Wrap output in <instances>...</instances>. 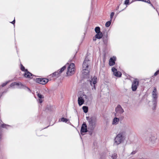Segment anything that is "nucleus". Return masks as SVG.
<instances>
[{
  "label": "nucleus",
  "mask_w": 159,
  "mask_h": 159,
  "mask_svg": "<svg viewBox=\"0 0 159 159\" xmlns=\"http://www.w3.org/2000/svg\"><path fill=\"white\" fill-rule=\"evenodd\" d=\"M150 4L151 6L152 7V8H153L154 9H155V7L153 6V5L152 3H151V2H150Z\"/></svg>",
  "instance_id": "obj_40"
},
{
  "label": "nucleus",
  "mask_w": 159,
  "mask_h": 159,
  "mask_svg": "<svg viewBox=\"0 0 159 159\" xmlns=\"http://www.w3.org/2000/svg\"><path fill=\"white\" fill-rule=\"evenodd\" d=\"M1 126L2 128H7V127H10V126L8 125H7L4 124H2Z\"/></svg>",
  "instance_id": "obj_29"
},
{
  "label": "nucleus",
  "mask_w": 159,
  "mask_h": 159,
  "mask_svg": "<svg viewBox=\"0 0 159 159\" xmlns=\"http://www.w3.org/2000/svg\"><path fill=\"white\" fill-rule=\"evenodd\" d=\"M25 86L24 85L22 84L21 82H20V84L18 86V88L19 89H25Z\"/></svg>",
  "instance_id": "obj_27"
},
{
  "label": "nucleus",
  "mask_w": 159,
  "mask_h": 159,
  "mask_svg": "<svg viewBox=\"0 0 159 159\" xmlns=\"http://www.w3.org/2000/svg\"><path fill=\"white\" fill-rule=\"evenodd\" d=\"M138 152L137 150L135 149L133 150L131 153L129 155V158L128 159H143V157H139L137 158L135 157L134 155Z\"/></svg>",
  "instance_id": "obj_12"
},
{
  "label": "nucleus",
  "mask_w": 159,
  "mask_h": 159,
  "mask_svg": "<svg viewBox=\"0 0 159 159\" xmlns=\"http://www.w3.org/2000/svg\"><path fill=\"white\" fill-rule=\"evenodd\" d=\"M82 109L84 111V112L85 113H86L88 112V107L86 106H84L83 107Z\"/></svg>",
  "instance_id": "obj_22"
},
{
  "label": "nucleus",
  "mask_w": 159,
  "mask_h": 159,
  "mask_svg": "<svg viewBox=\"0 0 159 159\" xmlns=\"http://www.w3.org/2000/svg\"><path fill=\"white\" fill-rule=\"evenodd\" d=\"M89 126L91 129L93 130L94 129L96 126V120L94 117L90 118L88 120Z\"/></svg>",
  "instance_id": "obj_6"
},
{
  "label": "nucleus",
  "mask_w": 159,
  "mask_h": 159,
  "mask_svg": "<svg viewBox=\"0 0 159 159\" xmlns=\"http://www.w3.org/2000/svg\"><path fill=\"white\" fill-rule=\"evenodd\" d=\"M111 20H110L109 21L107 22L105 24V26L107 27H109L110 25H111Z\"/></svg>",
  "instance_id": "obj_24"
},
{
  "label": "nucleus",
  "mask_w": 159,
  "mask_h": 159,
  "mask_svg": "<svg viewBox=\"0 0 159 159\" xmlns=\"http://www.w3.org/2000/svg\"><path fill=\"white\" fill-rule=\"evenodd\" d=\"M114 75L116 77H120L121 76V73L119 71H117V70L114 67H113L111 69Z\"/></svg>",
  "instance_id": "obj_14"
},
{
  "label": "nucleus",
  "mask_w": 159,
  "mask_h": 159,
  "mask_svg": "<svg viewBox=\"0 0 159 159\" xmlns=\"http://www.w3.org/2000/svg\"><path fill=\"white\" fill-rule=\"evenodd\" d=\"M111 157L113 159H116L117 157V155L115 153H114L111 154Z\"/></svg>",
  "instance_id": "obj_25"
},
{
  "label": "nucleus",
  "mask_w": 159,
  "mask_h": 159,
  "mask_svg": "<svg viewBox=\"0 0 159 159\" xmlns=\"http://www.w3.org/2000/svg\"><path fill=\"white\" fill-rule=\"evenodd\" d=\"M159 72V70H157V71H156L154 74V76H156L157 75H158V74Z\"/></svg>",
  "instance_id": "obj_36"
},
{
  "label": "nucleus",
  "mask_w": 159,
  "mask_h": 159,
  "mask_svg": "<svg viewBox=\"0 0 159 159\" xmlns=\"http://www.w3.org/2000/svg\"><path fill=\"white\" fill-rule=\"evenodd\" d=\"M152 96L153 99V102H154V105L156 104L157 100L158 98V93L157 89L154 87L152 93Z\"/></svg>",
  "instance_id": "obj_8"
},
{
  "label": "nucleus",
  "mask_w": 159,
  "mask_h": 159,
  "mask_svg": "<svg viewBox=\"0 0 159 159\" xmlns=\"http://www.w3.org/2000/svg\"><path fill=\"white\" fill-rule=\"evenodd\" d=\"M137 1H143L148 3H150V2L149 0H137Z\"/></svg>",
  "instance_id": "obj_31"
},
{
  "label": "nucleus",
  "mask_w": 159,
  "mask_h": 159,
  "mask_svg": "<svg viewBox=\"0 0 159 159\" xmlns=\"http://www.w3.org/2000/svg\"><path fill=\"white\" fill-rule=\"evenodd\" d=\"M97 78L95 76L91 77V80H89L90 84L92 87V90L94 91L96 90L95 85L97 83Z\"/></svg>",
  "instance_id": "obj_4"
},
{
  "label": "nucleus",
  "mask_w": 159,
  "mask_h": 159,
  "mask_svg": "<svg viewBox=\"0 0 159 159\" xmlns=\"http://www.w3.org/2000/svg\"><path fill=\"white\" fill-rule=\"evenodd\" d=\"M75 65L73 63H71L69 65L66 74L67 75H71L75 73Z\"/></svg>",
  "instance_id": "obj_3"
},
{
  "label": "nucleus",
  "mask_w": 159,
  "mask_h": 159,
  "mask_svg": "<svg viewBox=\"0 0 159 159\" xmlns=\"http://www.w3.org/2000/svg\"><path fill=\"white\" fill-rule=\"evenodd\" d=\"M96 39H97V38H95V39H94V38H93V41H96Z\"/></svg>",
  "instance_id": "obj_41"
},
{
  "label": "nucleus",
  "mask_w": 159,
  "mask_h": 159,
  "mask_svg": "<svg viewBox=\"0 0 159 159\" xmlns=\"http://www.w3.org/2000/svg\"><path fill=\"white\" fill-rule=\"evenodd\" d=\"M119 121V119L117 117H115L114 118L113 122H112V124L113 125H116L118 124V122Z\"/></svg>",
  "instance_id": "obj_19"
},
{
  "label": "nucleus",
  "mask_w": 159,
  "mask_h": 159,
  "mask_svg": "<svg viewBox=\"0 0 159 159\" xmlns=\"http://www.w3.org/2000/svg\"><path fill=\"white\" fill-rule=\"evenodd\" d=\"M66 68V66H64L62 67L60 70L58 72L60 74Z\"/></svg>",
  "instance_id": "obj_28"
},
{
  "label": "nucleus",
  "mask_w": 159,
  "mask_h": 159,
  "mask_svg": "<svg viewBox=\"0 0 159 159\" xmlns=\"http://www.w3.org/2000/svg\"><path fill=\"white\" fill-rule=\"evenodd\" d=\"M15 22V20L14 19L11 22H10V23H11L13 24H14Z\"/></svg>",
  "instance_id": "obj_39"
},
{
  "label": "nucleus",
  "mask_w": 159,
  "mask_h": 159,
  "mask_svg": "<svg viewBox=\"0 0 159 159\" xmlns=\"http://www.w3.org/2000/svg\"><path fill=\"white\" fill-rule=\"evenodd\" d=\"M88 99L87 96L85 94L81 95L78 98V102L79 105L80 106L82 105L84 103V100Z\"/></svg>",
  "instance_id": "obj_5"
},
{
  "label": "nucleus",
  "mask_w": 159,
  "mask_h": 159,
  "mask_svg": "<svg viewBox=\"0 0 159 159\" xmlns=\"http://www.w3.org/2000/svg\"><path fill=\"white\" fill-rule=\"evenodd\" d=\"M25 88H27L28 89V91H29L30 92H31V90L29 88L25 86Z\"/></svg>",
  "instance_id": "obj_38"
},
{
  "label": "nucleus",
  "mask_w": 159,
  "mask_h": 159,
  "mask_svg": "<svg viewBox=\"0 0 159 159\" xmlns=\"http://www.w3.org/2000/svg\"><path fill=\"white\" fill-rule=\"evenodd\" d=\"M37 96L40 99H42L44 98L43 96L39 93H38Z\"/></svg>",
  "instance_id": "obj_30"
},
{
  "label": "nucleus",
  "mask_w": 159,
  "mask_h": 159,
  "mask_svg": "<svg viewBox=\"0 0 159 159\" xmlns=\"http://www.w3.org/2000/svg\"><path fill=\"white\" fill-rule=\"evenodd\" d=\"M20 82H15L12 83L10 85V87H12L15 85H17L18 86H19L20 84Z\"/></svg>",
  "instance_id": "obj_20"
},
{
  "label": "nucleus",
  "mask_w": 159,
  "mask_h": 159,
  "mask_svg": "<svg viewBox=\"0 0 159 159\" xmlns=\"http://www.w3.org/2000/svg\"><path fill=\"white\" fill-rule=\"evenodd\" d=\"M32 75V74L28 71H26L24 74V76L25 77L31 78Z\"/></svg>",
  "instance_id": "obj_17"
},
{
  "label": "nucleus",
  "mask_w": 159,
  "mask_h": 159,
  "mask_svg": "<svg viewBox=\"0 0 159 159\" xmlns=\"http://www.w3.org/2000/svg\"><path fill=\"white\" fill-rule=\"evenodd\" d=\"M39 102L40 103H41L43 102V100L41 99H39Z\"/></svg>",
  "instance_id": "obj_37"
},
{
  "label": "nucleus",
  "mask_w": 159,
  "mask_h": 159,
  "mask_svg": "<svg viewBox=\"0 0 159 159\" xmlns=\"http://www.w3.org/2000/svg\"><path fill=\"white\" fill-rule=\"evenodd\" d=\"M103 36L102 34V32L100 33H97L95 35L96 38L98 39H100L102 38Z\"/></svg>",
  "instance_id": "obj_18"
},
{
  "label": "nucleus",
  "mask_w": 159,
  "mask_h": 159,
  "mask_svg": "<svg viewBox=\"0 0 159 159\" xmlns=\"http://www.w3.org/2000/svg\"><path fill=\"white\" fill-rule=\"evenodd\" d=\"M90 61L87 57H86L83 64L82 73L84 75H87L89 72V66L90 63Z\"/></svg>",
  "instance_id": "obj_1"
},
{
  "label": "nucleus",
  "mask_w": 159,
  "mask_h": 159,
  "mask_svg": "<svg viewBox=\"0 0 159 159\" xmlns=\"http://www.w3.org/2000/svg\"><path fill=\"white\" fill-rule=\"evenodd\" d=\"M129 3V0H125L124 4L126 5H128Z\"/></svg>",
  "instance_id": "obj_34"
},
{
  "label": "nucleus",
  "mask_w": 159,
  "mask_h": 159,
  "mask_svg": "<svg viewBox=\"0 0 159 159\" xmlns=\"http://www.w3.org/2000/svg\"><path fill=\"white\" fill-rule=\"evenodd\" d=\"M124 137V133L121 132L119 133L115 138V144L116 145H118L120 144L123 140Z\"/></svg>",
  "instance_id": "obj_2"
},
{
  "label": "nucleus",
  "mask_w": 159,
  "mask_h": 159,
  "mask_svg": "<svg viewBox=\"0 0 159 159\" xmlns=\"http://www.w3.org/2000/svg\"><path fill=\"white\" fill-rule=\"evenodd\" d=\"M36 82L43 84L44 85L47 83L49 80L48 79L38 78L36 80Z\"/></svg>",
  "instance_id": "obj_10"
},
{
  "label": "nucleus",
  "mask_w": 159,
  "mask_h": 159,
  "mask_svg": "<svg viewBox=\"0 0 159 159\" xmlns=\"http://www.w3.org/2000/svg\"><path fill=\"white\" fill-rule=\"evenodd\" d=\"M60 74L58 72V70L56 71L49 76V78L52 77L53 78H57L59 76Z\"/></svg>",
  "instance_id": "obj_16"
},
{
  "label": "nucleus",
  "mask_w": 159,
  "mask_h": 159,
  "mask_svg": "<svg viewBox=\"0 0 159 159\" xmlns=\"http://www.w3.org/2000/svg\"><path fill=\"white\" fill-rule=\"evenodd\" d=\"M115 115L116 116H119L124 112L123 109L119 105H118L115 109Z\"/></svg>",
  "instance_id": "obj_7"
},
{
  "label": "nucleus",
  "mask_w": 159,
  "mask_h": 159,
  "mask_svg": "<svg viewBox=\"0 0 159 159\" xmlns=\"http://www.w3.org/2000/svg\"><path fill=\"white\" fill-rule=\"evenodd\" d=\"M116 60V57L115 56H113L111 57L109 60V65L110 66H112L115 64V61Z\"/></svg>",
  "instance_id": "obj_15"
},
{
  "label": "nucleus",
  "mask_w": 159,
  "mask_h": 159,
  "mask_svg": "<svg viewBox=\"0 0 159 159\" xmlns=\"http://www.w3.org/2000/svg\"><path fill=\"white\" fill-rule=\"evenodd\" d=\"M115 13L114 12H112L111 13L110 15V20H112L113 16H114Z\"/></svg>",
  "instance_id": "obj_32"
},
{
  "label": "nucleus",
  "mask_w": 159,
  "mask_h": 159,
  "mask_svg": "<svg viewBox=\"0 0 159 159\" xmlns=\"http://www.w3.org/2000/svg\"><path fill=\"white\" fill-rule=\"evenodd\" d=\"M157 137L156 135H151L148 139L149 141L150 144L152 145L156 143L157 140Z\"/></svg>",
  "instance_id": "obj_11"
},
{
  "label": "nucleus",
  "mask_w": 159,
  "mask_h": 159,
  "mask_svg": "<svg viewBox=\"0 0 159 159\" xmlns=\"http://www.w3.org/2000/svg\"><path fill=\"white\" fill-rule=\"evenodd\" d=\"M61 121L63 122H64L65 123L67 122L68 121H69V120L64 117H62L61 118Z\"/></svg>",
  "instance_id": "obj_23"
},
{
  "label": "nucleus",
  "mask_w": 159,
  "mask_h": 159,
  "mask_svg": "<svg viewBox=\"0 0 159 159\" xmlns=\"http://www.w3.org/2000/svg\"><path fill=\"white\" fill-rule=\"evenodd\" d=\"M103 42L104 44H107V38L103 39Z\"/></svg>",
  "instance_id": "obj_33"
},
{
  "label": "nucleus",
  "mask_w": 159,
  "mask_h": 159,
  "mask_svg": "<svg viewBox=\"0 0 159 159\" xmlns=\"http://www.w3.org/2000/svg\"><path fill=\"white\" fill-rule=\"evenodd\" d=\"M88 131L87 126L85 123H83L81 128L80 133L81 134L84 135V133Z\"/></svg>",
  "instance_id": "obj_13"
},
{
  "label": "nucleus",
  "mask_w": 159,
  "mask_h": 159,
  "mask_svg": "<svg viewBox=\"0 0 159 159\" xmlns=\"http://www.w3.org/2000/svg\"><path fill=\"white\" fill-rule=\"evenodd\" d=\"M95 31L96 33H100V28L98 26L96 27L95 29Z\"/></svg>",
  "instance_id": "obj_21"
},
{
  "label": "nucleus",
  "mask_w": 159,
  "mask_h": 159,
  "mask_svg": "<svg viewBox=\"0 0 159 159\" xmlns=\"http://www.w3.org/2000/svg\"><path fill=\"white\" fill-rule=\"evenodd\" d=\"M20 69L22 71L25 72L27 71V70L25 69V67L22 64H20Z\"/></svg>",
  "instance_id": "obj_26"
},
{
  "label": "nucleus",
  "mask_w": 159,
  "mask_h": 159,
  "mask_svg": "<svg viewBox=\"0 0 159 159\" xmlns=\"http://www.w3.org/2000/svg\"><path fill=\"white\" fill-rule=\"evenodd\" d=\"M139 81L137 79H135L132 83L131 89L133 91H135L139 85Z\"/></svg>",
  "instance_id": "obj_9"
},
{
  "label": "nucleus",
  "mask_w": 159,
  "mask_h": 159,
  "mask_svg": "<svg viewBox=\"0 0 159 159\" xmlns=\"http://www.w3.org/2000/svg\"><path fill=\"white\" fill-rule=\"evenodd\" d=\"M8 83V82L7 81V82H5L4 83H3L2 84V87H4V86H5L6 85V84Z\"/></svg>",
  "instance_id": "obj_35"
}]
</instances>
